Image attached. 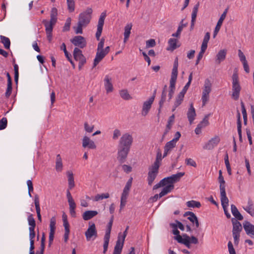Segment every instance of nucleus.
I'll return each mask as SVG.
<instances>
[{"label": "nucleus", "instance_id": "0eeeda50", "mask_svg": "<svg viewBox=\"0 0 254 254\" xmlns=\"http://www.w3.org/2000/svg\"><path fill=\"white\" fill-rule=\"evenodd\" d=\"M159 168L158 167L152 166L149 168L148 173L147 181L149 186H151L154 181L156 178L158 172Z\"/></svg>", "mask_w": 254, "mask_h": 254}, {"label": "nucleus", "instance_id": "bf43d9fd", "mask_svg": "<svg viewBox=\"0 0 254 254\" xmlns=\"http://www.w3.org/2000/svg\"><path fill=\"white\" fill-rule=\"evenodd\" d=\"M27 185L28 189V194L30 197H32L31 192L33 191V186L32 182L31 180H29L27 181Z\"/></svg>", "mask_w": 254, "mask_h": 254}, {"label": "nucleus", "instance_id": "473e14b6", "mask_svg": "<svg viewBox=\"0 0 254 254\" xmlns=\"http://www.w3.org/2000/svg\"><path fill=\"white\" fill-rule=\"evenodd\" d=\"M162 158H163L162 156V153L161 151L159 150L157 152L155 161L152 166L159 168Z\"/></svg>", "mask_w": 254, "mask_h": 254}, {"label": "nucleus", "instance_id": "a18cd8bd", "mask_svg": "<svg viewBox=\"0 0 254 254\" xmlns=\"http://www.w3.org/2000/svg\"><path fill=\"white\" fill-rule=\"evenodd\" d=\"M167 93V92H165V91H162V92L161 100H160L159 103V108L158 109L159 113L160 112L161 109L163 107V104L166 101Z\"/></svg>", "mask_w": 254, "mask_h": 254}, {"label": "nucleus", "instance_id": "de8ad7c7", "mask_svg": "<svg viewBox=\"0 0 254 254\" xmlns=\"http://www.w3.org/2000/svg\"><path fill=\"white\" fill-rule=\"evenodd\" d=\"M176 146V143L174 142L173 140H171L166 143L164 146V149H166L170 152L172 150V149L175 147Z\"/></svg>", "mask_w": 254, "mask_h": 254}, {"label": "nucleus", "instance_id": "c9c22d12", "mask_svg": "<svg viewBox=\"0 0 254 254\" xmlns=\"http://www.w3.org/2000/svg\"><path fill=\"white\" fill-rule=\"evenodd\" d=\"M69 206V213L72 217H76V212L75 211L76 208V204L74 200L68 201Z\"/></svg>", "mask_w": 254, "mask_h": 254}, {"label": "nucleus", "instance_id": "603ef678", "mask_svg": "<svg viewBox=\"0 0 254 254\" xmlns=\"http://www.w3.org/2000/svg\"><path fill=\"white\" fill-rule=\"evenodd\" d=\"M113 219H114V216H112L111 218V219L110 220V221L109 222L108 225H107V229L106 231V233L105 235H107L110 236V233L112 229V226L113 225Z\"/></svg>", "mask_w": 254, "mask_h": 254}, {"label": "nucleus", "instance_id": "aec40b11", "mask_svg": "<svg viewBox=\"0 0 254 254\" xmlns=\"http://www.w3.org/2000/svg\"><path fill=\"white\" fill-rule=\"evenodd\" d=\"M199 6V2L197 3L195 5H194L192 8V11L191 13V24H190V29H192L193 28L194 23L196 20V18L197 16V14L198 12V8Z\"/></svg>", "mask_w": 254, "mask_h": 254}, {"label": "nucleus", "instance_id": "4be33fe9", "mask_svg": "<svg viewBox=\"0 0 254 254\" xmlns=\"http://www.w3.org/2000/svg\"><path fill=\"white\" fill-rule=\"evenodd\" d=\"M179 243L184 244L188 249L191 248V243L190 242V236L186 234H183V237L179 238Z\"/></svg>", "mask_w": 254, "mask_h": 254}, {"label": "nucleus", "instance_id": "20e7f679", "mask_svg": "<svg viewBox=\"0 0 254 254\" xmlns=\"http://www.w3.org/2000/svg\"><path fill=\"white\" fill-rule=\"evenodd\" d=\"M104 41L105 39L104 38H102L101 41L98 44L97 53L95 58L94 59V67L96 66L106 55V54H105L103 49L104 45Z\"/></svg>", "mask_w": 254, "mask_h": 254}, {"label": "nucleus", "instance_id": "0e129e2a", "mask_svg": "<svg viewBox=\"0 0 254 254\" xmlns=\"http://www.w3.org/2000/svg\"><path fill=\"white\" fill-rule=\"evenodd\" d=\"M12 92V83H7L6 91L5 93V96L6 98H9Z\"/></svg>", "mask_w": 254, "mask_h": 254}, {"label": "nucleus", "instance_id": "c03bdc74", "mask_svg": "<svg viewBox=\"0 0 254 254\" xmlns=\"http://www.w3.org/2000/svg\"><path fill=\"white\" fill-rule=\"evenodd\" d=\"M184 98V97L178 95L176 101L174 103L173 108L172 109L173 112L176 110L177 107L181 104L182 101H183Z\"/></svg>", "mask_w": 254, "mask_h": 254}, {"label": "nucleus", "instance_id": "393cba45", "mask_svg": "<svg viewBox=\"0 0 254 254\" xmlns=\"http://www.w3.org/2000/svg\"><path fill=\"white\" fill-rule=\"evenodd\" d=\"M231 212L233 215L235 217V219L237 220H242L243 219V216L240 213L237 207L234 204L231 205Z\"/></svg>", "mask_w": 254, "mask_h": 254}, {"label": "nucleus", "instance_id": "680f3d73", "mask_svg": "<svg viewBox=\"0 0 254 254\" xmlns=\"http://www.w3.org/2000/svg\"><path fill=\"white\" fill-rule=\"evenodd\" d=\"M156 45V42L154 39H151L146 42V47L147 48L154 47Z\"/></svg>", "mask_w": 254, "mask_h": 254}, {"label": "nucleus", "instance_id": "72a5a7b5", "mask_svg": "<svg viewBox=\"0 0 254 254\" xmlns=\"http://www.w3.org/2000/svg\"><path fill=\"white\" fill-rule=\"evenodd\" d=\"M211 91V83L208 79H206L204 82V88L202 91L203 93L209 94Z\"/></svg>", "mask_w": 254, "mask_h": 254}, {"label": "nucleus", "instance_id": "5fc2aeb1", "mask_svg": "<svg viewBox=\"0 0 254 254\" xmlns=\"http://www.w3.org/2000/svg\"><path fill=\"white\" fill-rule=\"evenodd\" d=\"M56 223V218L55 217H53L50 220V232H55Z\"/></svg>", "mask_w": 254, "mask_h": 254}, {"label": "nucleus", "instance_id": "ddd939ff", "mask_svg": "<svg viewBox=\"0 0 254 254\" xmlns=\"http://www.w3.org/2000/svg\"><path fill=\"white\" fill-rule=\"evenodd\" d=\"M82 144L83 148H88L91 149H94L96 148L94 142L87 136H84L83 137Z\"/></svg>", "mask_w": 254, "mask_h": 254}, {"label": "nucleus", "instance_id": "423d86ee", "mask_svg": "<svg viewBox=\"0 0 254 254\" xmlns=\"http://www.w3.org/2000/svg\"><path fill=\"white\" fill-rule=\"evenodd\" d=\"M85 236L87 241H89L91 240H94L97 238V231L94 223H92L89 226L88 228L85 232Z\"/></svg>", "mask_w": 254, "mask_h": 254}, {"label": "nucleus", "instance_id": "3c124183", "mask_svg": "<svg viewBox=\"0 0 254 254\" xmlns=\"http://www.w3.org/2000/svg\"><path fill=\"white\" fill-rule=\"evenodd\" d=\"M218 182L220 184L219 188L221 187H225V181L224 179V178L222 176V172L221 170L219 171V177H218Z\"/></svg>", "mask_w": 254, "mask_h": 254}, {"label": "nucleus", "instance_id": "49530a36", "mask_svg": "<svg viewBox=\"0 0 254 254\" xmlns=\"http://www.w3.org/2000/svg\"><path fill=\"white\" fill-rule=\"evenodd\" d=\"M110 236H104V244H103V253L105 254L106 252L107 251L108 245H109V242L110 240Z\"/></svg>", "mask_w": 254, "mask_h": 254}, {"label": "nucleus", "instance_id": "7ed1b4c3", "mask_svg": "<svg viewBox=\"0 0 254 254\" xmlns=\"http://www.w3.org/2000/svg\"><path fill=\"white\" fill-rule=\"evenodd\" d=\"M232 94L231 97L235 100H237L240 96L241 87L239 82V76L237 71L234 72L232 76Z\"/></svg>", "mask_w": 254, "mask_h": 254}, {"label": "nucleus", "instance_id": "e433bc0d", "mask_svg": "<svg viewBox=\"0 0 254 254\" xmlns=\"http://www.w3.org/2000/svg\"><path fill=\"white\" fill-rule=\"evenodd\" d=\"M124 241L122 240V242L120 236H119L118 240L116 242L114 251L122 252L124 246Z\"/></svg>", "mask_w": 254, "mask_h": 254}, {"label": "nucleus", "instance_id": "6ab92c4d", "mask_svg": "<svg viewBox=\"0 0 254 254\" xmlns=\"http://www.w3.org/2000/svg\"><path fill=\"white\" fill-rule=\"evenodd\" d=\"M196 116V113L195 109L194 108L193 106L192 103H191L190 105V107L188 110V113H187V117L188 118V120L190 123V124H191L193 122V121L195 119V117Z\"/></svg>", "mask_w": 254, "mask_h": 254}, {"label": "nucleus", "instance_id": "b1692460", "mask_svg": "<svg viewBox=\"0 0 254 254\" xmlns=\"http://www.w3.org/2000/svg\"><path fill=\"white\" fill-rule=\"evenodd\" d=\"M226 54L227 50L225 49H223L219 51L216 55V63L218 64H220L225 59Z\"/></svg>", "mask_w": 254, "mask_h": 254}, {"label": "nucleus", "instance_id": "8fccbe9b", "mask_svg": "<svg viewBox=\"0 0 254 254\" xmlns=\"http://www.w3.org/2000/svg\"><path fill=\"white\" fill-rule=\"evenodd\" d=\"M228 11V8H226L223 11V13L221 14L219 19L218 20L217 24L222 26L223 22L225 18H226L227 13Z\"/></svg>", "mask_w": 254, "mask_h": 254}, {"label": "nucleus", "instance_id": "2eb2a0df", "mask_svg": "<svg viewBox=\"0 0 254 254\" xmlns=\"http://www.w3.org/2000/svg\"><path fill=\"white\" fill-rule=\"evenodd\" d=\"M104 86L107 93H109L113 91L114 87L112 83V78L108 75H106L104 78Z\"/></svg>", "mask_w": 254, "mask_h": 254}, {"label": "nucleus", "instance_id": "79ce46f5", "mask_svg": "<svg viewBox=\"0 0 254 254\" xmlns=\"http://www.w3.org/2000/svg\"><path fill=\"white\" fill-rule=\"evenodd\" d=\"M28 224L30 226L29 229L35 228L36 222L32 214H30L27 218Z\"/></svg>", "mask_w": 254, "mask_h": 254}, {"label": "nucleus", "instance_id": "4d7b16f0", "mask_svg": "<svg viewBox=\"0 0 254 254\" xmlns=\"http://www.w3.org/2000/svg\"><path fill=\"white\" fill-rule=\"evenodd\" d=\"M71 19L70 17L67 18L65 24L63 27V31H68L70 29Z\"/></svg>", "mask_w": 254, "mask_h": 254}, {"label": "nucleus", "instance_id": "09e8293b", "mask_svg": "<svg viewBox=\"0 0 254 254\" xmlns=\"http://www.w3.org/2000/svg\"><path fill=\"white\" fill-rule=\"evenodd\" d=\"M109 196L110 195L108 193H102L101 194H98L95 196L94 200V201H98L104 198H108Z\"/></svg>", "mask_w": 254, "mask_h": 254}, {"label": "nucleus", "instance_id": "39448f33", "mask_svg": "<svg viewBox=\"0 0 254 254\" xmlns=\"http://www.w3.org/2000/svg\"><path fill=\"white\" fill-rule=\"evenodd\" d=\"M92 13V10L91 8H87L85 11L79 15L78 22L86 26L90 22Z\"/></svg>", "mask_w": 254, "mask_h": 254}, {"label": "nucleus", "instance_id": "052dcab7", "mask_svg": "<svg viewBox=\"0 0 254 254\" xmlns=\"http://www.w3.org/2000/svg\"><path fill=\"white\" fill-rule=\"evenodd\" d=\"M209 98V94L203 93L202 94L201 100L202 102V106H204L208 102Z\"/></svg>", "mask_w": 254, "mask_h": 254}, {"label": "nucleus", "instance_id": "cd10ccee", "mask_svg": "<svg viewBox=\"0 0 254 254\" xmlns=\"http://www.w3.org/2000/svg\"><path fill=\"white\" fill-rule=\"evenodd\" d=\"M170 226L173 228V234L176 236L174 239L179 243L180 242L179 238L183 237V236H181L180 235V232L177 229V225L176 223H172L170 224Z\"/></svg>", "mask_w": 254, "mask_h": 254}, {"label": "nucleus", "instance_id": "37998d69", "mask_svg": "<svg viewBox=\"0 0 254 254\" xmlns=\"http://www.w3.org/2000/svg\"><path fill=\"white\" fill-rule=\"evenodd\" d=\"M241 105L242 108V113L244 119V124L245 125H247V114L246 109L245 107L244 103L242 101L241 102Z\"/></svg>", "mask_w": 254, "mask_h": 254}, {"label": "nucleus", "instance_id": "c85d7f7f", "mask_svg": "<svg viewBox=\"0 0 254 254\" xmlns=\"http://www.w3.org/2000/svg\"><path fill=\"white\" fill-rule=\"evenodd\" d=\"M175 116L174 115H172L171 116L169 117V119L168 121L167 125L166 126V129L165 131L163 134V137H165V135L168 133L169 130L171 129L172 126V123L174 121Z\"/></svg>", "mask_w": 254, "mask_h": 254}, {"label": "nucleus", "instance_id": "bb28decb", "mask_svg": "<svg viewBox=\"0 0 254 254\" xmlns=\"http://www.w3.org/2000/svg\"><path fill=\"white\" fill-rule=\"evenodd\" d=\"M132 25L131 23L127 24L124 28V42L125 43L128 40L129 35L130 34V31L132 28Z\"/></svg>", "mask_w": 254, "mask_h": 254}, {"label": "nucleus", "instance_id": "774afa93", "mask_svg": "<svg viewBox=\"0 0 254 254\" xmlns=\"http://www.w3.org/2000/svg\"><path fill=\"white\" fill-rule=\"evenodd\" d=\"M238 56L242 63L247 61L245 55L241 50H238Z\"/></svg>", "mask_w": 254, "mask_h": 254}, {"label": "nucleus", "instance_id": "69168bd1", "mask_svg": "<svg viewBox=\"0 0 254 254\" xmlns=\"http://www.w3.org/2000/svg\"><path fill=\"white\" fill-rule=\"evenodd\" d=\"M228 249L229 254H236V251L233 247V245L231 241H229L228 243Z\"/></svg>", "mask_w": 254, "mask_h": 254}, {"label": "nucleus", "instance_id": "338daca9", "mask_svg": "<svg viewBox=\"0 0 254 254\" xmlns=\"http://www.w3.org/2000/svg\"><path fill=\"white\" fill-rule=\"evenodd\" d=\"M121 135V131L119 129H115L113 131V139L117 140Z\"/></svg>", "mask_w": 254, "mask_h": 254}, {"label": "nucleus", "instance_id": "f3484780", "mask_svg": "<svg viewBox=\"0 0 254 254\" xmlns=\"http://www.w3.org/2000/svg\"><path fill=\"white\" fill-rule=\"evenodd\" d=\"M231 221L233 224L232 233L240 234L242 230L241 224L235 218H232Z\"/></svg>", "mask_w": 254, "mask_h": 254}, {"label": "nucleus", "instance_id": "e2e57ef3", "mask_svg": "<svg viewBox=\"0 0 254 254\" xmlns=\"http://www.w3.org/2000/svg\"><path fill=\"white\" fill-rule=\"evenodd\" d=\"M185 163L187 165L192 166L194 167H196V162L191 158H187L185 160Z\"/></svg>", "mask_w": 254, "mask_h": 254}, {"label": "nucleus", "instance_id": "a211bd4d", "mask_svg": "<svg viewBox=\"0 0 254 254\" xmlns=\"http://www.w3.org/2000/svg\"><path fill=\"white\" fill-rule=\"evenodd\" d=\"M243 208L251 216L254 217V204L251 198H249L247 205Z\"/></svg>", "mask_w": 254, "mask_h": 254}, {"label": "nucleus", "instance_id": "f8f14e48", "mask_svg": "<svg viewBox=\"0 0 254 254\" xmlns=\"http://www.w3.org/2000/svg\"><path fill=\"white\" fill-rule=\"evenodd\" d=\"M243 227L246 234L251 237L254 238V225L250 222L245 221L243 223Z\"/></svg>", "mask_w": 254, "mask_h": 254}, {"label": "nucleus", "instance_id": "a878e982", "mask_svg": "<svg viewBox=\"0 0 254 254\" xmlns=\"http://www.w3.org/2000/svg\"><path fill=\"white\" fill-rule=\"evenodd\" d=\"M34 204L35 205L36 213L37 214L38 219L40 222L42 221V217L40 214V207L39 199V196L37 194L35 195L34 197Z\"/></svg>", "mask_w": 254, "mask_h": 254}, {"label": "nucleus", "instance_id": "5701e85b", "mask_svg": "<svg viewBox=\"0 0 254 254\" xmlns=\"http://www.w3.org/2000/svg\"><path fill=\"white\" fill-rule=\"evenodd\" d=\"M98 214V212L95 210H87L82 214V218L84 220H88Z\"/></svg>", "mask_w": 254, "mask_h": 254}, {"label": "nucleus", "instance_id": "9b49d317", "mask_svg": "<svg viewBox=\"0 0 254 254\" xmlns=\"http://www.w3.org/2000/svg\"><path fill=\"white\" fill-rule=\"evenodd\" d=\"M42 23L45 26V31L47 35V39L49 42H51L52 41L53 38L52 32L54 26L52 25L51 24L48 23V20L46 19H44L42 21Z\"/></svg>", "mask_w": 254, "mask_h": 254}, {"label": "nucleus", "instance_id": "f704fd0d", "mask_svg": "<svg viewBox=\"0 0 254 254\" xmlns=\"http://www.w3.org/2000/svg\"><path fill=\"white\" fill-rule=\"evenodd\" d=\"M68 183V189L71 190L75 186L73 174L70 171L67 172Z\"/></svg>", "mask_w": 254, "mask_h": 254}, {"label": "nucleus", "instance_id": "2f4dec72", "mask_svg": "<svg viewBox=\"0 0 254 254\" xmlns=\"http://www.w3.org/2000/svg\"><path fill=\"white\" fill-rule=\"evenodd\" d=\"M177 40L175 38H170L168 41V44L169 45V47H168L167 49V50L174 51L179 46L177 45Z\"/></svg>", "mask_w": 254, "mask_h": 254}, {"label": "nucleus", "instance_id": "dca6fc26", "mask_svg": "<svg viewBox=\"0 0 254 254\" xmlns=\"http://www.w3.org/2000/svg\"><path fill=\"white\" fill-rule=\"evenodd\" d=\"M220 199L221 202V205L222 207L228 206L229 203V199L226 196V193L225 191V187L220 188Z\"/></svg>", "mask_w": 254, "mask_h": 254}, {"label": "nucleus", "instance_id": "412c9836", "mask_svg": "<svg viewBox=\"0 0 254 254\" xmlns=\"http://www.w3.org/2000/svg\"><path fill=\"white\" fill-rule=\"evenodd\" d=\"M178 58L177 57L176 58L173 64V67L171 73V79H172V81L174 80V79H177L178 76Z\"/></svg>", "mask_w": 254, "mask_h": 254}, {"label": "nucleus", "instance_id": "58836bf2", "mask_svg": "<svg viewBox=\"0 0 254 254\" xmlns=\"http://www.w3.org/2000/svg\"><path fill=\"white\" fill-rule=\"evenodd\" d=\"M1 42L3 44L4 47L6 49H9L10 45V41L8 38L2 35L0 36Z\"/></svg>", "mask_w": 254, "mask_h": 254}, {"label": "nucleus", "instance_id": "a19ab883", "mask_svg": "<svg viewBox=\"0 0 254 254\" xmlns=\"http://www.w3.org/2000/svg\"><path fill=\"white\" fill-rule=\"evenodd\" d=\"M186 204L188 207L199 208L201 206L200 203L195 200L188 201L187 202Z\"/></svg>", "mask_w": 254, "mask_h": 254}, {"label": "nucleus", "instance_id": "13d9d810", "mask_svg": "<svg viewBox=\"0 0 254 254\" xmlns=\"http://www.w3.org/2000/svg\"><path fill=\"white\" fill-rule=\"evenodd\" d=\"M7 124V120L6 118H2L0 120V130L4 129L6 128Z\"/></svg>", "mask_w": 254, "mask_h": 254}, {"label": "nucleus", "instance_id": "f03ea898", "mask_svg": "<svg viewBox=\"0 0 254 254\" xmlns=\"http://www.w3.org/2000/svg\"><path fill=\"white\" fill-rule=\"evenodd\" d=\"M184 175V172H179L176 174L172 175L161 180V183L164 184V187L160 192L159 197H162L170 192L174 189V184L179 182Z\"/></svg>", "mask_w": 254, "mask_h": 254}, {"label": "nucleus", "instance_id": "864d4df0", "mask_svg": "<svg viewBox=\"0 0 254 254\" xmlns=\"http://www.w3.org/2000/svg\"><path fill=\"white\" fill-rule=\"evenodd\" d=\"M187 23H185V24L179 25L177 32L175 33H173L172 36L173 37H179L182 31L183 30V28L184 27L187 26Z\"/></svg>", "mask_w": 254, "mask_h": 254}, {"label": "nucleus", "instance_id": "6e6d98bb", "mask_svg": "<svg viewBox=\"0 0 254 254\" xmlns=\"http://www.w3.org/2000/svg\"><path fill=\"white\" fill-rule=\"evenodd\" d=\"M94 125H89L87 122H85L84 124V128L86 132L91 133L93 131L94 129Z\"/></svg>", "mask_w": 254, "mask_h": 254}, {"label": "nucleus", "instance_id": "7c9ffc66", "mask_svg": "<svg viewBox=\"0 0 254 254\" xmlns=\"http://www.w3.org/2000/svg\"><path fill=\"white\" fill-rule=\"evenodd\" d=\"M176 79H174L173 81H172V79H170V90L169 91L168 96H169V101L170 100L173 95L174 93V91L175 89V84L176 82Z\"/></svg>", "mask_w": 254, "mask_h": 254}, {"label": "nucleus", "instance_id": "6e6552de", "mask_svg": "<svg viewBox=\"0 0 254 254\" xmlns=\"http://www.w3.org/2000/svg\"><path fill=\"white\" fill-rule=\"evenodd\" d=\"M70 42L75 46L83 49L86 46V41L84 37L81 36H74L70 39Z\"/></svg>", "mask_w": 254, "mask_h": 254}, {"label": "nucleus", "instance_id": "f257e3e1", "mask_svg": "<svg viewBox=\"0 0 254 254\" xmlns=\"http://www.w3.org/2000/svg\"><path fill=\"white\" fill-rule=\"evenodd\" d=\"M133 141L131 134L124 133L121 137L118 145L117 159L121 164L126 162Z\"/></svg>", "mask_w": 254, "mask_h": 254}, {"label": "nucleus", "instance_id": "ea45409f", "mask_svg": "<svg viewBox=\"0 0 254 254\" xmlns=\"http://www.w3.org/2000/svg\"><path fill=\"white\" fill-rule=\"evenodd\" d=\"M119 93L121 98L124 100H128L132 98L127 89L120 90Z\"/></svg>", "mask_w": 254, "mask_h": 254}, {"label": "nucleus", "instance_id": "4468645a", "mask_svg": "<svg viewBox=\"0 0 254 254\" xmlns=\"http://www.w3.org/2000/svg\"><path fill=\"white\" fill-rule=\"evenodd\" d=\"M153 102V97H150L149 99L143 103L142 109V115L145 116L149 111L151 105Z\"/></svg>", "mask_w": 254, "mask_h": 254}, {"label": "nucleus", "instance_id": "1a4fd4ad", "mask_svg": "<svg viewBox=\"0 0 254 254\" xmlns=\"http://www.w3.org/2000/svg\"><path fill=\"white\" fill-rule=\"evenodd\" d=\"M106 16V12H102L99 19L97 25V29L96 33V37L98 40L100 39V37L101 35Z\"/></svg>", "mask_w": 254, "mask_h": 254}, {"label": "nucleus", "instance_id": "9d476101", "mask_svg": "<svg viewBox=\"0 0 254 254\" xmlns=\"http://www.w3.org/2000/svg\"><path fill=\"white\" fill-rule=\"evenodd\" d=\"M220 138L218 136H215L210 139L203 146V149L212 150L220 142Z\"/></svg>", "mask_w": 254, "mask_h": 254}, {"label": "nucleus", "instance_id": "4c0bfd02", "mask_svg": "<svg viewBox=\"0 0 254 254\" xmlns=\"http://www.w3.org/2000/svg\"><path fill=\"white\" fill-rule=\"evenodd\" d=\"M73 55L74 59L76 61H78L80 59V58H82L84 57L82 53V51L77 47L74 49Z\"/></svg>", "mask_w": 254, "mask_h": 254}, {"label": "nucleus", "instance_id": "c756f323", "mask_svg": "<svg viewBox=\"0 0 254 254\" xmlns=\"http://www.w3.org/2000/svg\"><path fill=\"white\" fill-rule=\"evenodd\" d=\"M62 159L60 154H58L56 157V170L57 172H61L63 170Z\"/></svg>", "mask_w": 254, "mask_h": 254}]
</instances>
